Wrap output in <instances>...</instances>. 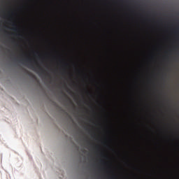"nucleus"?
I'll return each instance as SVG.
<instances>
[{
	"instance_id": "f257e3e1",
	"label": "nucleus",
	"mask_w": 179,
	"mask_h": 179,
	"mask_svg": "<svg viewBox=\"0 0 179 179\" xmlns=\"http://www.w3.org/2000/svg\"><path fill=\"white\" fill-rule=\"evenodd\" d=\"M22 61H24V62L28 64L29 68H31V69H33V71H34L35 72H38L40 76L45 73V71L43 69V68H41V66H38V69H37V67H36L33 64V61L31 60V59L27 57L26 59H22Z\"/></svg>"
},
{
	"instance_id": "7ed1b4c3",
	"label": "nucleus",
	"mask_w": 179,
	"mask_h": 179,
	"mask_svg": "<svg viewBox=\"0 0 179 179\" xmlns=\"http://www.w3.org/2000/svg\"><path fill=\"white\" fill-rule=\"evenodd\" d=\"M68 92L72 93L69 90H67Z\"/></svg>"
},
{
	"instance_id": "20e7f679",
	"label": "nucleus",
	"mask_w": 179,
	"mask_h": 179,
	"mask_svg": "<svg viewBox=\"0 0 179 179\" xmlns=\"http://www.w3.org/2000/svg\"><path fill=\"white\" fill-rule=\"evenodd\" d=\"M13 26H14L15 27H16V25H15V24H13Z\"/></svg>"
},
{
	"instance_id": "f03ea898",
	"label": "nucleus",
	"mask_w": 179,
	"mask_h": 179,
	"mask_svg": "<svg viewBox=\"0 0 179 179\" xmlns=\"http://www.w3.org/2000/svg\"><path fill=\"white\" fill-rule=\"evenodd\" d=\"M13 30H14L15 31H17V28H14Z\"/></svg>"
}]
</instances>
